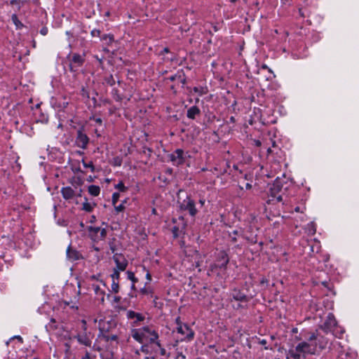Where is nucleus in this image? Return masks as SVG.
Here are the masks:
<instances>
[{
    "label": "nucleus",
    "mask_w": 359,
    "mask_h": 359,
    "mask_svg": "<svg viewBox=\"0 0 359 359\" xmlns=\"http://www.w3.org/2000/svg\"><path fill=\"white\" fill-rule=\"evenodd\" d=\"M328 344L323 337H318L315 333H312L308 341H303L297 344L294 348L290 349L286 353L287 359H300L301 356H306L308 354H315L318 346L320 349L325 348Z\"/></svg>",
    "instance_id": "1"
},
{
    "label": "nucleus",
    "mask_w": 359,
    "mask_h": 359,
    "mask_svg": "<svg viewBox=\"0 0 359 359\" xmlns=\"http://www.w3.org/2000/svg\"><path fill=\"white\" fill-rule=\"evenodd\" d=\"M131 334L134 339L141 344L155 342L158 338L156 331L149 326L134 329Z\"/></svg>",
    "instance_id": "2"
},
{
    "label": "nucleus",
    "mask_w": 359,
    "mask_h": 359,
    "mask_svg": "<svg viewBox=\"0 0 359 359\" xmlns=\"http://www.w3.org/2000/svg\"><path fill=\"white\" fill-rule=\"evenodd\" d=\"M176 323L177 332L183 336L181 340L191 341L194 337V331L187 324L181 323L179 318L176 319Z\"/></svg>",
    "instance_id": "3"
},
{
    "label": "nucleus",
    "mask_w": 359,
    "mask_h": 359,
    "mask_svg": "<svg viewBox=\"0 0 359 359\" xmlns=\"http://www.w3.org/2000/svg\"><path fill=\"white\" fill-rule=\"evenodd\" d=\"M88 235L93 241L97 242L105 238L107 232L103 228H100L99 226H90L88 228Z\"/></svg>",
    "instance_id": "4"
},
{
    "label": "nucleus",
    "mask_w": 359,
    "mask_h": 359,
    "mask_svg": "<svg viewBox=\"0 0 359 359\" xmlns=\"http://www.w3.org/2000/svg\"><path fill=\"white\" fill-rule=\"evenodd\" d=\"M181 208L187 210L190 215L195 216L197 213V210L195 207L194 201L189 197H187L181 204Z\"/></svg>",
    "instance_id": "5"
},
{
    "label": "nucleus",
    "mask_w": 359,
    "mask_h": 359,
    "mask_svg": "<svg viewBox=\"0 0 359 359\" xmlns=\"http://www.w3.org/2000/svg\"><path fill=\"white\" fill-rule=\"evenodd\" d=\"M280 190V181L279 180H276L270 187V194L273 198H276L278 201H280L282 200L281 196L278 194Z\"/></svg>",
    "instance_id": "6"
},
{
    "label": "nucleus",
    "mask_w": 359,
    "mask_h": 359,
    "mask_svg": "<svg viewBox=\"0 0 359 359\" xmlns=\"http://www.w3.org/2000/svg\"><path fill=\"white\" fill-rule=\"evenodd\" d=\"M114 260L116 264V269L118 271H124L128 265V262L125 257L121 255H115L114 256Z\"/></svg>",
    "instance_id": "7"
},
{
    "label": "nucleus",
    "mask_w": 359,
    "mask_h": 359,
    "mask_svg": "<svg viewBox=\"0 0 359 359\" xmlns=\"http://www.w3.org/2000/svg\"><path fill=\"white\" fill-rule=\"evenodd\" d=\"M337 325V321L334 316L332 313H329L327 316V319L324 323L323 328L325 332L332 331V328Z\"/></svg>",
    "instance_id": "8"
},
{
    "label": "nucleus",
    "mask_w": 359,
    "mask_h": 359,
    "mask_svg": "<svg viewBox=\"0 0 359 359\" xmlns=\"http://www.w3.org/2000/svg\"><path fill=\"white\" fill-rule=\"evenodd\" d=\"M170 159L175 164H182L184 162V151L180 149L175 150L170 155Z\"/></svg>",
    "instance_id": "9"
},
{
    "label": "nucleus",
    "mask_w": 359,
    "mask_h": 359,
    "mask_svg": "<svg viewBox=\"0 0 359 359\" xmlns=\"http://www.w3.org/2000/svg\"><path fill=\"white\" fill-rule=\"evenodd\" d=\"M76 143L79 147L85 149L88 143V137L86 134L79 130L76 137Z\"/></svg>",
    "instance_id": "10"
},
{
    "label": "nucleus",
    "mask_w": 359,
    "mask_h": 359,
    "mask_svg": "<svg viewBox=\"0 0 359 359\" xmlns=\"http://www.w3.org/2000/svg\"><path fill=\"white\" fill-rule=\"evenodd\" d=\"M93 290L98 301L103 303L104 302L105 292L100 285H93Z\"/></svg>",
    "instance_id": "11"
},
{
    "label": "nucleus",
    "mask_w": 359,
    "mask_h": 359,
    "mask_svg": "<svg viewBox=\"0 0 359 359\" xmlns=\"http://www.w3.org/2000/svg\"><path fill=\"white\" fill-rule=\"evenodd\" d=\"M127 317L129 319H134V323H138L140 321L144 320V316L140 313H136L133 311H127Z\"/></svg>",
    "instance_id": "12"
},
{
    "label": "nucleus",
    "mask_w": 359,
    "mask_h": 359,
    "mask_svg": "<svg viewBox=\"0 0 359 359\" xmlns=\"http://www.w3.org/2000/svg\"><path fill=\"white\" fill-rule=\"evenodd\" d=\"M62 196L66 200L72 199L74 196V191L70 187H66L61 190Z\"/></svg>",
    "instance_id": "13"
},
{
    "label": "nucleus",
    "mask_w": 359,
    "mask_h": 359,
    "mask_svg": "<svg viewBox=\"0 0 359 359\" xmlns=\"http://www.w3.org/2000/svg\"><path fill=\"white\" fill-rule=\"evenodd\" d=\"M67 257L69 260L73 262L79 259L80 254L76 250L69 247L67 250Z\"/></svg>",
    "instance_id": "14"
},
{
    "label": "nucleus",
    "mask_w": 359,
    "mask_h": 359,
    "mask_svg": "<svg viewBox=\"0 0 359 359\" xmlns=\"http://www.w3.org/2000/svg\"><path fill=\"white\" fill-rule=\"evenodd\" d=\"M231 296L234 300L241 302H246L247 299L245 294L236 290L232 292Z\"/></svg>",
    "instance_id": "15"
},
{
    "label": "nucleus",
    "mask_w": 359,
    "mask_h": 359,
    "mask_svg": "<svg viewBox=\"0 0 359 359\" xmlns=\"http://www.w3.org/2000/svg\"><path fill=\"white\" fill-rule=\"evenodd\" d=\"M83 62V57L79 54H74L72 56V63H71V69L73 68V65L75 67H79L82 65Z\"/></svg>",
    "instance_id": "16"
},
{
    "label": "nucleus",
    "mask_w": 359,
    "mask_h": 359,
    "mask_svg": "<svg viewBox=\"0 0 359 359\" xmlns=\"http://www.w3.org/2000/svg\"><path fill=\"white\" fill-rule=\"evenodd\" d=\"M88 192L93 196H97L100 193V188L96 185H90L88 187Z\"/></svg>",
    "instance_id": "17"
},
{
    "label": "nucleus",
    "mask_w": 359,
    "mask_h": 359,
    "mask_svg": "<svg viewBox=\"0 0 359 359\" xmlns=\"http://www.w3.org/2000/svg\"><path fill=\"white\" fill-rule=\"evenodd\" d=\"M95 205V203H89L87 201V200H86V201L83 203L82 210L90 212L93 210Z\"/></svg>",
    "instance_id": "18"
},
{
    "label": "nucleus",
    "mask_w": 359,
    "mask_h": 359,
    "mask_svg": "<svg viewBox=\"0 0 359 359\" xmlns=\"http://www.w3.org/2000/svg\"><path fill=\"white\" fill-rule=\"evenodd\" d=\"M198 114H199V109L196 107H192L187 111V116L190 118H194Z\"/></svg>",
    "instance_id": "19"
},
{
    "label": "nucleus",
    "mask_w": 359,
    "mask_h": 359,
    "mask_svg": "<svg viewBox=\"0 0 359 359\" xmlns=\"http://www.w3.org/2000/svg\"><path fill=\"white\" fill-rule=\"evenodd\" d=\"M229 262V259L227 257V255L225 253H222V259L218 264V266L220 268H224L226 266L227 263Z\"/></svg>",
    "instance_id": "20"
},
{
    "label": "nucleus",
    "mask_w": 359,
    "mask_h": 359,
    "mask_svg": "<svg viewBox=\"0 0 359 359\" xmlns=\"http://www.w3.org/2000/svg\"><path fill=\"white\" fill-rule=\"evenodd\" d=\"M339 357L341 359H357V354L355 351L349 350L346 353L344 358L341 355H339Z\"/></svg>",
    "instance_id": "21"
},
{
    "label": "nucleus",
    "mask_w": 359,
    "mask_h": 359,
    "mask_svg": "<svg viewBox=\"0 0 359 359\" xmlns=\"http://www.w3.org/2000/svg\"><path fill=\"white\" fill-rule=\"evenodd\" d=\"M306 231L310 235H313L316 233V229L313 222H311L307 225Z\"/></svg>",
    "instance_id": "22"
},
{
    "label": "nucleus",
    "mask_w": 359,
    "mask_h": 359,
    "mask_svg": "<svg viewBox=\"0 0 359 359\" xmlns=\"http://www.w3.org/2000/svg\"><path fill=\"white\" fill-rule=\"evenodd\" d=\"M12 21L15 24L17 28H20L22 27V24L20 22V21L18 19V17L16 15H13L11 17Z\"/></svg>",
    "instance_id": "23"
},
{
    "label": "nucleus",
    "mask_w": 359,
    "mask_h": 359,
    "mask_svg": "<svg viewBox=\"0 0 359 359\" xmlns=\"http://www.w3.org/2000/svg\"><path fill=\"white\" fill-rule=\"evenodd\" d=\"M82 163L84 168H90L92 172H94L95 167L93 164V163L90 161L89 163L86 162L84 160L82 161Z\"/></svg>",
    "instance_id": "24"
},
{
    "label": "nucleus",
    "mask_w": 359,
    "mask_h": 359,
    "mask_svg": "<svg viewBox=\"0 0 359 359\" xmlns=\"http://www.w3.org/2000/svg\"><path fill=\"white\" fill-rule=\"evenodd\" d=\"M63 303L65 306H69L72 309H77L76 302H74L73 300H70V301L64 300Z\"/></svg>",
    "instance_id": "25"
},
{
    "label": "nucleus",
    "mask_w": 359,
    "mask_h": 359,
    "mask_svg": "<svg viewBox=\"0 0 359 359\" xmlns=\"http://www.w3.org/2000/svg\"><path fill=\"white\" fill-rule=\"evenodd\" d=\"M120 271H118V269H114V273L111 276L113 281H115L116 280H118L119 278Z\"/></svg>",
    "instance_id": "26"
},
{
    "label": "nucleus",
    "mask_w": 359,
    "mask_h": 359,
    "mask_svg": "<svg viewBox=\"0 0 359 359\" xmlns=\"http://www.w3.org/2000/svg\"><path fill=\"white\" fill-rule=\"evenodd\" d=\"M79 341L81 344H83L86 346H90V341L88 339L86 338V337H83V338L79 337Z\"/></svg>",
    "instance_id": "27"
},
{
    "label": "nucleus",
    "mask_w": 359,
    "mask_h": 359,
    "mask_svg": "<svg viewBox=\"0 0 359 359\" xmlns=\"http://www.w3.org/2000/svg\"><path fill=\"white\" fill-rule=\"evenodd\" d=\"M128 278L132 280L133 283L137 282V279L135 277V274L131 271H127Z\"/></svg>",
    "instance_id": "28"
},
{
    "label": "nucleus",
    "mask_w": 359,
    "mask_h": 359,
    "mask_svg": "<svg viewBox=\"0 0 359 359\" xmlns=\"http://www.w3.org/2000/svg\"><path fill=\"white\" fill-rule=\"evenodd\" d=\"M118 283H116V281H113L112 282V284H111V289L114 292H118Z\"/></svg>",
    "instance_id": "29"
},
{
    "label": "nucleus",
    "mask_w": 359,
    "mask_h": 359,
    "mask_svg": "<svg viewBox=\"0 0 359 359\" xmlns=\"http://www.w3.org/2000/svg\"><path fill=\"white\" fill-rule=\"evenodd\" d=\"M156 345L160 348V353H161V355H166V351H165V349L164 348H162L159 341H155Z\"/></svg>",
    "instance_id": "30"
},
{
    "label": "nucleus",
    "mask_w": 359,
    "mask_h": 359,
    "mask_svg": "<svg viewBox=\"0 0 359 359\" xmlns=\"http://www.w3.org/2000/svg\"><path fill=\"white\" fill-rule=\"evenodd\" d=\"M116 188H117L118 189H119L120 191H122L126 190V187L122 182H120L118 184H116Z\"/></svg>",
    "instance_id": "31"
},
{
    "label": "nucleus",
    "mask_w": 359,
    "mask_h": 359,
    "mask_svg": "<svg viewBox=\"0 0 359 359\" xmlns=\"http://www.w3.org/2000/svg\"><path fill=\"white\" fill-rule=\"evenodd\" d=\"M119 198V194L118 193H114L112 196V201L113 203L115 204Z\"/></svg>",
    "instance_id": "32"
},
{
    "label": "nucleus",
    "mask_w": 359,
    "mask_h": 359,
    "mask_svg": "<svg viewBox=\"0 0 359 359\" xmlns=\"http://www.w3.org/2000/svg\"><path fill=\"white\" fill-rule=\"evenodd\" d=\"M100 32L98 29H93L91 32V34L93 36H98L100 35Z\"/></svg>",
    "instance_id": "33"
},
{
    "label": "nucleus",
    "mask_w": 359,
    "mask_h": 359,
    "mask_svg": "<svg viewBox=\"0 0 359 359\" xmlns=\"http://www.w3.org/2000/svg\"><path fill=\"white\" fill-rule=\"evenodd\" d=\"M109 39V42H111L113 41V37L112 36H107V35H104L102 37V40H107Z\"/></svg>",
    "instance_id": "34"
},
{
    "label": "nucleus",
    "mask_w": 359,
    "mask_h": 359,
    "mask_svg": "<svg viewBox=\"0 0 359 359\" xmlns=\"http://www.w3.org/2000/svg\"><path fill=\"white\" fill-rule=\"evenodd\" d=\"M115 209L117 212H121V211L123 210L124 205L123 204H120L119 205L116 206Z\"/></svg>",
    "instance_id": "35"
},
{
    "label": "nucleus",
    "mask_w": 359,
    "mask_h": 359,
    "mask_svg": "<svg viewBox=\"0 0 359 359\" xmlns=\"http://www.w3.org/2000/svg\"><path fill=\"white\" fill-rule=\"evenodd\" d=\"M40 33L42 35H46L48 33V29L46 27H43L41 29Z\"/></svg>",
    "instance_id": "36"
},
{
    "label": "nucleus",
    "mask_w": 359,
    "mask_h": 359,
    "mask_svg": "<svg viewBox=\"0 0 359 359\" xmlns=\"http://www.w3.org/2000/svg\"><path fill=\"white\" fill-rule=\"evenodd\" d=\"M92 119L98 124L102 123V119L100 118L93 117Z\"/></svg>",
    "instance_id": "37"
},
{
    "label": "nucleus",
    "mask_w": 359,
    "mask_h": 359,
    "mask_svg": "<svg viewBox=\"0 0 359 359\" xmlns=\"http://www.w3.org/2000/svg\"><path fill=\"white\" fill-rule=\"evenodd\" d=\"M81 359H94L88 353H86V355Z\"/></svg>",
    "instance_id": "38"
},
{
    "label": "nucleus",
    "mask_w": 359,
    "mask_h": 359,
    "mask_svg": "<svg viewBox=\"0 0 359 359\" xmlns=\"http://www.w3.org/2000/svg\"><path fill=\"white\" fill-rule=\"evenodd\" d=\"M254 143H255V145L257 147H260L262 145L261 142L258 140H255Z\"/></svg>",
    "instance_id": "39"
},
{
    "label": "nucleus",
    "mask_w": 359,
    "mask_h": 359,
    "mask_svg": "<svg viewBox=\"0 0 359 359\" xmlns=\"http://www.w3.org/2000/svg\"><path fill=\"white\" fill-rule=\"evenodd\" d=\"M81 323L83 324V329L86 330V321L85 320H81Z\"/></svg>",
    "instance_id": "40"
},
{
    "label": "nucleus",
    "mask_w": 359,
    "mask_h": 359,
    "mask_svg": "<svg viewBox=\"0 0 359 359\" xmlns=\"http://www.w3.org/2000/svg\"><path fill=\"white\" fill-rule=\"evenodd\" d=\"M120 299L121 298L119 297H116H116H114V301L116 302H118L120 301Z\"/></svg>",
    "instance_id": "41"
},
{
    "label": "nucleus",
    "mask_w": 359,
    "mask_h": 359,
    "mask_svg": "<svg viewBox=\"0 0 359 359\" xmlns=\"http://www.w3.org/2000/svg\"><path fill=\"white\" fill-rule=\"evenodd\" d=\"M199 203L203 206L205 204V200L204 199H200Z\"/></svg>",
    "instance_id": "42"
},
{
    "label": "nucleus",
    "mask_w": 359,
    "mask_h": 359,
    "mask_svg": "<svg viewBox=\"0 0 359 359\" xmlns=\"http://www.w3.org/2000/svg\"><path fill=\"white\" fill-rule=\"evenodd\" d=\"M260 344L264 345L266 344V341L265 339H262L260 341Z\"/></svg>",
    "instance_id": "43"
},
{
    "label": "nucleus",
    "mask_w": 359,
    "mask_h": 359,
    "mask_svg": "<svg viewBox=\"0 0 359 359\" xmlns=\"http://www.w3.org/2000/svg\"><path fill=\"white\" fill-rule=\"evenodd\" d=\"M294 210H295L296 212H302V211L300 210V208H299V207H297V208H295Z\"/></svg>",
    "instance_id": "44"
},
{
    "label": "nucleus",
    "mask_w": 359,
    "mask_h": 359,
    "mask_svg": "<svg viewBox=\"0 0 359 359\" xmlns=\"http://www.w3.org/2000/svg\"><path fill=\"white\" fill-rule=\"evenodd\" d=\"M111 339H113V340H115V339H116V335H112L111 337Z\"/></svg>",
    "instance_id": "45"
},
{
    "label": "nucleus",
    "mask_w": 359,
    "mask_h": 359,
    "mask_svg": "<svg viewBox=\"0 0 359 359\" xmlns=\"http://www.w3.org/2000/svg\"><path fill=\"white\" fill-rule=\"evenodd\" d=\"M246 188L247 189H250L251 188V185L250 184H246Z\"/></svg>",
    "instance_id": "46"
},
{
    "label": "nucleus",
    "mask_w": 359,
    "mask_h": 359,
    "mask_svg": "<svg viewBox=\"0 0 359 359\" xmlns=\"http://www.w3.org/2000/svg\"><path fill=\"white\" fill-rule=\"evenodd\" d=\"M147 278L148 280H151V276H150L149 273L147 274Z\"/></svg>",
    "instance_id": "47"
},
{
    "label": "nucleus",
    "mask_w": 359,
    "mask_h": 359,
    "mask_svg": "<svg viewBox=\"0 0 359 359\" xmlns=\"http://www.w3.org/2000/svg\"><path fill=\"white\" fill-rule=\"evenodd\" d=\"M267 153H268V154H271V148H269V149H267Z\"/></svg>",
    "instance_id": "48"
},
{
    "label": "nucleus",
    "mask_w": 359,
    "mask_h": 359,
    "mask_svg": "<svg viewBox=\"0 0 359 359\" xmlns=\"http://www.w3.org/2000/svg\"><path fill=\"white\" fill-rule=\"evenodd\" d=\"M101 323H102L101 322L99 323V328L100 330H102L103 328L101 327Z\"/></svg>",
    "instance_id": "49"
},
{
    "label": "nucleus",
    "mask_w": 359,
    "mask_h": 359,
    "mask_svg": "<svg viewBox=\"0 0 359 359\" xmlns=\"http://www.w3.org/2000/svg\"><path fill=\"white\" fill-rule=\"evenodd\" d=\"M272 146L273 147H276V142L275 141H272Z\"/></svg>",
    "instance_id": "50"
},
{
    "label": "nucleus",
    "mask_w": 359,
    "mask_h": 359,
    "mask_svg": "<svg viewBox=\"0 0 359 359\" xmlns=\"http://www.w3.org/2000/svg\"><path fill=\"white\" fill-rule=\"evenodd\" d=\"M15 337H16V339L22 340V338L20 336H17Z\"/></svg>",
    "instance_id": "51"
},
{
    "label": "nucleus",
    "mask_w": 359,
    "mask_h": 359,
    "mask_svg": "<svg viewBox=\"0 0 359 359\" xmlns=\"http://www.w3.org/2000/svg\"><path fill=\"white\" fill-rule=\"evenodd\" d=\"M180 356H182L183 358H185V356L182 354H180Z\"/></svg>",
    "instance_id": "52"
},
{
    "label": "nucleus",
    "mask_w": 359,
    "mask_h": 359,
    "mask_svg": "<svg viewBox=\"0 0 359 359\" xmlns=\"http://www.w3.org/2000/svg\"><path fill=\"white\" fill-rule=\"evenodd\" d=\"M334 334L336 335L337 337H338L337 333H336L334 332ZM339 337H340V336H339Z\"/></svg>",
    "instance_id": "53"
},
{
    "label": "nucleus",
    "mask_w": 359,
    "mask_h": 359,
    "mask_svg": "<svg viewBox=\"0 0 359 359\" xmlns=\"http://www.w3.org/2000/svg\"><path fill=\"white\" fill-rule=\"evenodd\" d=\"M344 332V330H341V331H340V334H343Z\"/></svg>",
    "instance_id": "54"
},
{
    "label": "nucleus",
    "mask_w": 359,
    "mask_h": 359,
    "mask_svg": "<svg viewBox=\"0 0 359 359\" xmlns=\"http://www.w3.org/2000/svg\"><path fill=\"white\" fill-rule=\"evenodd\" d=\"M164 51H165V52H168V49H167V48H165V49H164Z\"/></svg>",
    "instance_id": "55"
}]
</instances>
